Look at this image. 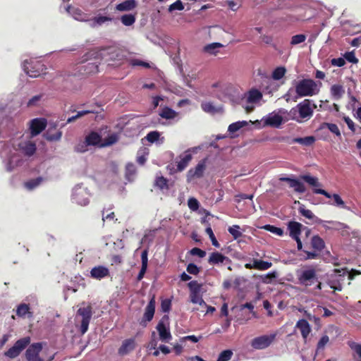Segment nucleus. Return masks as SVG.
<instances>
[{"instance_id":"603ef678","label":"nucleus","mask_w":361,"mask_h":361,"mask_svg":"<svg viewBox=\"0 0 361 361\" xmlns=\"http://www.w3.org/2000/svg\"><path fill=\"white\" fill-rule=\"evenodd\" d=\"M205 232L207 234H208V235L212 241V245L216 247H219L220 244L217 241L211 226H208L207 228H206Z\"/></svg>"},{"instance_id":"8fccbe9b","label":"nucleus","mask_w":361,"mask_h":361,"mask_svg":"<svg viewBox=\"0 0 361 361\" xmlns=\"http://www.w3.org/2000/svg\"><path fill=\"white\" fill-rule=\"evenodd\" d=\"M233 352L231 350H223L219 355L216 361H228L231 359Z\"/></svg>"},{"instance_id":"bf43d9fd","label":"nucleus","mask_w":361,"mask_h":361,"mask_svg":"<svg viewBox=\"0 0 361 361\" xmlns=\"http://www.w3.org/2000/svg\"><path fill=\"white\" fill-rule=\"evenodd\" d=\"M186 270L190 274L197 275L200 272V267L193 263H190L188 264Z\"/></svg>"},{"instance_id":"20e7f679","label":"nucleus","mask_w":361,"mask_h":361,"mask_svg":"<svg viewBox=\"0 0 361 361\" xmlns=\"http://www.w3.org/2000/svg\"><path fill=\"white\" fill-rule=\"evenodd\" d=\"M297 106V111H299V118L301 119L302 122L309 120L312 116L314 108L316 107V106L312 104V101L309 99H304L302 102L298 104Z\"/></svg>"},{"instance_id":"cd10ccee","label":"nucleus","mask_w":361,"mask_h":361,"mask_svg":"<svg viewBox=\"0 0 361 361\" xmlns=\"http://www.w3.org/2000/svg\"><path fill=\"white\" fill-rule=\"evenodd\" d=\"M147 254H148V252H147V250H145L142 252V254H141L142 267H141L140 272L137 276V281H141L143 279V277L146 273V271L147 269V264H148Z\"/></svg>"},{"instance_id":"393cba45","label":"nucleus","mask_w":361,"mask_h":361,"mask_svg":"<svg viewBox=\"0 0 361 361\" xmlns=\"http://www.w3.org/2000/svg\"><path fill=\"white\" fill-rule=\"evenodd\" d=\"M180 160L177 164V171H183L189 164L192 159V154L189 150L185 152L183 155L180 156Z\"/></svg>"},{"instance_id":"5fc2aeb1","label":"nucleus","mask_w":361,"mask_h":361,"mask_svg":"<svg viewBox=\"0 0 361 361\" xmlns=\"http://www.w3.org/2000/svg\"><path fill=\"white\" fill-rule=\"evenodd\" d=\"M190 300L194 304H199L200 305H204L207 306V304L202 299V296L200 295V293H197L195 295H190Z\"/></svg>"},{"instance_id":"c9c22d12","label":"nucleus","mask_w":361,"mask_h":361,"mask_svg":"<svg viewBox=\"0 0 361 361\" xmlns=\"http://www.w3.org/2000/svg\"><path fill=\"white\" fill-rule=\"evenodd\" d=\"M159 116L163 118L173 119L177 116V113L171 108L165 106L161 109Z\"/></svg>"},{"instance_id":"a19ab883","label":"nucleus","mask_w":361,"mask_h":361,"mask_svg":"<svg viewBox=\"0 0 361 361\" xmlns=\"http://www.w3.org/2000/svg\"><path fill=\"white\" fill-rule=\"evenodd\" d=\"M135 16L133 14H125L121 18V23L126 26H130L135 22Z\"/></svg>"},{"instance_id":"f257e3e1","label":"nucleus","mask_w":361,"mask_h":361,"mask_svg":"<svg viewBox=\"0 0 361 361\" xmlns=\"http://www.w3.org/2000/svg\"><path fill=\"white\" fill-rule=\"evenodd\" d=\"M300 180H304L310 186L314 188H318L322 186L321 183L317 177L312 176L308 174L301 175L299 179L292 178L289 177H281L279 180L286 182L288 183L289 187L293 188L294 191L297 193H304L306 191V187Z\"/></svg>"},{"instance_id":"473e14b6","label":"nucleus","mask_w":361,"mask_h":361,"mask_svg":"<svg viewBox=\"0 0 361 361\" xmlns=\"http://www.w3.org/2000/svg\"><path fill=\"white\" fill-rule=\"evenodd\" d=\"M315 142L314 136H307L305 137H296L292 140L289 143H299L305 146H310Z\"/></svg>"},{"instance_id":"de8ad7c7","label":"nucleus","mask_w":361,"mask_h":361,"mask_svg":"<svg viewBox=\"0 0 361 361\" xmlns=\"http://www.w3.org/2000/svg\"><path fill=\"white\" fill-rule=\"evenodd\" d=\"M30 307L28 305L23 303L18 306L16 314L19 317H25L29 312Z\"/></svg>"},{"instance_id":"bb28decb","label":"nucleus","mask_w":361,"mask_h":361,"mask_svg":"<svg viewBox=\"0 0 361 361\" xmlns=\"http://www.w3.org/2000/svg\"><path fill=\"white\" fill-rule=\"evenodd\" d=\"M42 66L43 65L39 62L36 63L34 66L30 64L26 68V73L31 78H37L41 75L43 71Z\"/></svg>"},{"instance_id":"ddd939ff","label":"nucleus","mask_w":361,"mask_h":361,"mask_svg":"<svg viewBox=\"0 0 361 361\" xmlns=\"http://www.w3.org/2000/svg\"><path fill=\"white\" fill-rule=\"evenodd\" d=\"M47 121L44 118H33L30 122V130L32 137L40 134L47 127Z\"/></svg>"},{"instance_id":"9b49d317","label":"nucleus","mask_w":361,"mask_h":361,"mask_svg":"<svg viewBox=\"0 0 361 361\" xmlns=\"http://www.w3.org/2000/svg\"><path fill=\"white\" fill-rule=\"evenodd\" d=\"M56 122H50L49 127L44 133V137L49 142L59 141L62 137V131L59 130Z\"/></svg>"},{"instance_id":"864d4df0","label":"nucleus","mask_w":361,"mask_h":361,"mask_svg":"<svg viewBox=\"0 0 361 361\" xmlns=\"http://www.w3.org/2000/svg\"><path fill=\"white\" fill-rule=\"evenodd\" d=\"M184 9V6L180 0H177L169 6V11L173 12V11H182Z\"/></svg>"},{"instance_id":"c85d7f7f","label":"nucleus","mask_w":361,"mask_h":361,"mask_svg":"<svg viewBox=\"0 0 361 361\" xmlns=\"http://www.w3.org/2000/svg\"><path fill=\"white\" fill-rule=\"evenodd\" d=\"M324 129H328L330 132L334 133L335 135H336L338 137H341V131L338 127V126L335 123H326L324 122L321 123L319 128L317 129V131H322Z\"/></svg>"},{"instance_id":"79ce46f5","label":"nucleus","mask_w":361,"mask_h":361,"mask_svg":"<svg viewBox=\"0 0 361 361\" xmlns=\"http://www.w3.org/2000/svg\"><path fill=\"white\" fill-rule=\"evenodd\" d=\"M240 229V227L238 225H233L232 226L228 227V231L233 236L234 240H237L243 235Z\"/></svg>"},{"instance_id":"680f3d73","label":"nucleus","mask_w":361,"mask_h":361,"mask_svg":"<svg viewBox=\"0 0 361 361\" xmlns=\"http://www.w3.org/2000/svg\"><path fill=\"white\" fill-rule=\"evenodd\" d=\"M344 58L348 62L352 63H357L358 62V59L356 58L354 51H348L344 54Z\"/></svg>"},{"instance_id":"58836bf2","label":"nucleus","mask_w":361,"mask_h":361,"mask_svg":"<svg viewBox=\"0 0 361 361\" xmlns=\"http://www.w3.org/2000/svg\"><path fill=\"white\" fill-rule=\"evenodd\" d=\"M247 125V121H245L235 122L229 125L228 128V131L231 133H234L239 130L240 128L246 126Z\"/></svg>"},{"instance_id":"b1692460","label":"nucleus","mask_w":361,"mask_h":361,"mask_svg":"<svg viewBox=\"0 0 361 361\" xmlns=\"http://www.w3.org/2000/svg\"><path fill=\"white\" fill-rule=\"evenodd\" d=\"M302 225L297 221H290L288 224V229L289 231L290 236L293 239H296L300 237L301 233V228Z\"/></svg>"},{"instance_id":"49530a36","label":"nucleus","mask_w":361,"mask_h":361,"mask_svg":"<svg viewBox=\"0 0 361 361\" xmlns=\"http://www.w3.org/2000/svg\"><path fill=\"white\" fill-rule=\"evenodd\" d=\"M42 181V178L41 177H38L35 179H31L25 183V186L28 190H32L37 186H38L41 182Z\"/></svg>"},{"instance_id":"f8f14e48","label":"nucleus","mask_w":361,"mask_h":361,"mask_svg":"<svg viewBox=\"0 0 361 361\" xmlns=\"http://www.w3.org/2000/svg\"><path fill=\"white\" fill-rule=\"evenodd\" d=\"M155 305H156V301H155V296L153 295L151 299L149 300L147 305L146 306L145 309V312L142 316V319L140 322V324L142 326H146L147 322L152 320L154 312H155Z\"/></svg>"},{"instance_id":"69168bd1","label":"nucleus","mask_w":361,"mask_h":361,"mask_svg":"<svg viewBox=\"0 0 361 361\" xmlns=\"http://www.w3.org/2000/svg\"><path fill=\"white\" fill-rule=\"evenodd\" d=\"M188 205L190 209L195 211L198 209L200 204L195 198L192 197L188 200Z\"/></svg>"},{"instance_id":"f704fd0d","label":"nucleus","mask_w":361,"mask_h":361,"mask_svg":"<svg viewBox=\"0 0 361 361\" xmlns=\"http://www.w3.org/2000/svg\"><path fill=\"white\" fill-rule=\"evenodd\" d=\"M272 263L267 261L254 259L255 269L264 271L271 267Z\"/></svg>"},{"instance_id":"2f4dec72","label":"nucleus","mask_w":361,"mask_h":361,"mask_svg":"<svg viewBox=\"0 0 361 361\" xmlns=\"http://www.w3.org/2000/svg\"><path fill=\"white\" fill-rule=\"evenodd\" d=\"M262 98V94L257 89H252L247 93V102L248 103H256Z\"/></svg>"},{"instance_id":"f3484780","label":"nucleus","mask_w":361,"mask_h":361,"mask_svg":"<svg viewBox=\"0 0 361 361\" xmlns=\"http://www.w3.org/2000/svg\"><path fill=\"white\" fill-rule=\"evenodd\" d=\"M314 194H320L324 195L327 198H333L334 203V204L336 207H339L341 208H347V207L345 204L344 201L342 200L341 196L338 194H334L331 195L330 193H329L325 190L321 189V188H313L312 190Z\"/></svg>"},{"instance_id":"9d476101","label":"nucleus","mask_w":361,"mask_h":361,"mask_svg":"<svg viewBox=\"0 0 361 361\" xmlns=\"http://www.w3.org/2000/svg\"><path fill=\"white\" fill-rule=\"evenodd\" d=\"M169 320V317L164 315L157 325V330L161 341L168 343L172 338L169 328L166 326L165 322Z\"/></svg>"},{"instance_id":"412c9836","label":"nucleus","mask_w":361,"mask_h":361,"mask_svg":"<svg viewBox=\"0 0 361 361\" xmlns=\"http://www.w3.org/2000/svg\"><path fill=\"white\" fill-rule=\"evenodd\" d=\"M20 149L27 157L32 156L37 149L36 145L34 142L26 141L19 144Z\"/></svg>"},{"instance_id":"7ed1b4c3","label":"nucleus","mask_w":361,"mask_h":361,"mask_svg":"<svg viewBox=\"0 0 361 361\" xmlns=\"http://www.w3.org/2000/svg\"><path fill=\"white\" fill-rule=\"evenodd\" d=\"M310 245L313 250L312 251L303 250V252L306 255L304 257L305 260L318 259L321 252L325 247L324 240L318 235L312 237Z\"/></svg>"},{"instance_id":"5701e85b","label":"nucleus","mask_w":361,"mask_h":361,"mask_svg":"<svg viewBox=\"0 0 361 361\" xmlns=\"http://www.w3.org/2000/svg\"><path fill=\"white\" fill-rule=\"evenodd\" d=\"M201 108L204 112L212 115L218 113H222L224 111L222 106H215L211 102H202Z\"/></svg>"},{"instance_id":"1a4fd4ad","label":"nucleus","mask_w":361,"mask_h":361,"mask_svg":"<svg viewBox=\"0 0 361 361\" xmlns=\"http://www.w3.org/2000/svg\"><path fill=\"white\" fill-rule=\"evenodd\" d=\"M276 336V334L270 335H263L255 337L251 341V346L256 350H262L269 347L274 341Z\"/></svg>"},{"instance_id":"c756f323","label":"nucleus","mask_w":361,"mask_h":361,"mask_svg":"<svg viewBox=\"0 0 361 361\" xmlns=\"http://www.w3.org/2000/svg\"><path fill=\"white\" fill-rule=\"evenodd\" d=\"M137 6L135 0H126L116 5V9L118 11H128L134 9Z\"/></svg>"},{"instance_id":"4d7b16f0","label":"nucleus","mask_w":361,"mask_h":361,"mask_svg":"<svg viewBox=\"0 0 361 361\" xmlns=\"http://www.w3.org/2000/svg\"><path fill=\"white\" fill-rule=\"evenodd\" d=\"M276 277V272L272 271L262 276V281L264 283H269L272 281L273 279H275Z\"/></svg>"},{"instance_id":"4be33fe9","label":"nucleus","mask_w":361,"mask_h":361,"mask_svg":"<svg viewBox=\"0 0 361 361\" xmlns=\"http://www.w3.org/2000/svg\"><path fill=\"white\" fill-rule=\"evenodd\" d=\"M295 327L300 329L303 339L306 340L311 331V326L309 322L305 319H299L296 323Z\"/></svg>"},{"instance_id":"3c124183","label":"nucleus","mask_w":361,"mask_h":361,"mask_svg":"<svg viewBox=\"0 0 361 361\" xmlns=\"http://www.w3.org/2000/svg\"><path fill=\"white\" fill-rule=\"evenodd\" d=\"M306 38L307 37H306L305 35H303V34L295 35L292 37L291 41H290V44L294 46V45H297L300 43H302L305 41Z\"/></svg>"},{"instance_id":"f03ea898","label":"nucleus","mask_w":361,"mask_h":361,"mask_svg":"<svg viewBox=\"0 0 361 361\" xmlns=\"http://www.w3.org/2000/svg\"><path fill=\"white\" fill-rule=\"evenodd\" d=\"M295 92L298 97H311L317 94V85L312 79H302L298 81L295 86Z\"/></svg>"},{"instance_id":"6e6d98bb","label":"nucleus","mask_w":361,"mask_h":361,"mask_svg":"<svg viewBox=\"0 0 361 361\" xmlns=\"http://www.w3.org/2000/svg\"><path fill=\"white\" fill-rule=\"evenodd\" d=\"M300 214L309 219H313L314 217V214L310 209H305L304 206L300 207L298 209Z\"/></svg>"},{"instance_id":"dca6fc26","label":"nucleus","mask_w":361,"mask_h":361,"mask_svg":"<svg viewBox=\"0 0 361 361\" xmlns=\"http://www.w3.org/2000/svg\"><path fill=\"white\" fill-rule=\"evenodd\" d=\"M264 126H270L273 128H279L283 120V117L274 112L269 114L267 116L262 119Z\"/></svg>"},{"instance_id":"7c9ffc66","label":"nucleus","mask_w":361,"mask_h":361,"mask_svg":"<svg viewBox=\"0 0 361 361\" xmlns=\"http://www.w3.org/2000/svg\"><path fill=\"white\" fill-rule=\"evenodd\" d=\"M330 92L335 100H339L345 93V89L341 85H333L331 87Z\"/></svg>"},{"instance_id":"13d9d810","label":"nucleus","mask_w":361,"mask_h":361,"mask_svg":"<svg viewBox=\"0 0 361 361\" xmlns=\"http://www.w3.org/2000/svg\"><path fill=\"white\" fill-rule=\"evenodd\" d=\"M159 136L160 134L158 131H151L147 133L146 139L148 142L153 143L159 140Z\"/></svg>"},{"instance_id":"6e6552de","label":"nucleus","mask_w":361,"mask_h":361,"mask_svg":"<svg viewBox=\"0 0 361 361\" xmlns=\"http://www.w3.org/2000/svg\"><path fill=\"white\" fill-rule=\"evenodd\" d=\"M77 314L82 317L80 331L82 334H85L88 330L89 324L92 316V307L87 305L78 310Z\"/></svg>"},{"instance_id":"a211bd4d","label":"nucleus","mask_w":361,"mask_h":361,"mask_svg":"<svg viewBox=\"0 0 361 361\" xmlns=\"http://www.w3.org/2000/svg\"><path fill=\"white\" fill-rule=\"evenodd\" d=\"M135 340L133 338L126 339L118 350L121 356H124L132 352L135 348Z\"/></svg>"},{"instance_id":"338daca9","label":"nucleus","mask_w":361,"mask_h":361,"mask_svg":"<svg viewBox=\"0 0 361 361\" xmlns=\"http://www.w3.org/2000/svg\"><path fill=\"white\" fill-rule=\"evenodd\" d=\"M156 185L160 189L167 188V180L163 176L158 177L156 179Z\"/></svg>"},{"instance_id":"a878e982","label":"nucleus","mask_w":361,"mask_h":361,"mask_svg":"<svg viewBox=\"0 0 361 361\" xmlns=\"http://www.w3.org/2000/svg\"><path fill=\"white\" fill-rule=\"evenodd\" d=\"M85 140L89 146H96L102 142V136L95 131H91L85 136Z\"/></svg>"},{"instance_id":"6ab92c4d","label":"nucleus","mask_w":361,"mask_h":361,"mask_svg":"<svg viewBox=\"0 0 361 361\" xmlns=\"http://www.w3.org/2000/svg\"><path fill=\"white\" fill-rule=\"evenodd\" d=\"M231 260L221 252H214L210 254L208 263L211 265H219V264H231Z\"/></svg>"},{"instance_id":"774afa93","label":"nucleus","mask_w":361,"mask_h":361,"mask_svg":"<svg viewBox=\"0 0 361 361\" xmlns=\"http://www.w3.org/2000/svg\"><path fill=\"white\" fill-rule=\"evenodd\" d=\"M87 59L92 58V59L97 60V59H99L102 58V53L100 51L93 49V50L90 51L87 54Z\"/></svg>"},{"instance_id":"0eeeda50","label":"nucleus","mask_w":361,"mask_h":361,"mask_svg":"<svg viewBox=\"0 0 361 361\" xmlns=\"http://www.w3.org/2000/svg\"><path fill=\"white\" fill-rule=\"evenodd\" d=\"M72 201L79 205L85 206L89 203V193L82 185H77L73 190Z\"/></svg>"},{"instance_id":"09e8293b","label":"nucleus","mask_w":361,"mask_h":361,"mask_svg":"<svg viewBox=\"0 0 361 361\" xmlns=\"http://www.w3.org/2000/svg\"><path fill=\"white\" fill-rule=\"evenodd\" d=\"M264 228L266 231H268L274 234H276L279 236H282L283 235V230L281 228L272 226V225H265Z\"/></svg>"},{"instance_id":"c03bdc74","label":"nucleus","mask_w":361,"mask_h":361,"mask_svg":"<svg viewBox=\"0 0 361 361\" xmlns=\"http://www.w3.org/2000/svg\"><path fill=\"white\" fill-rule=\"evenodd\" d=\"M118 140V135L116 133L108 135L105 139L104 143L101 144V147L110 146L115 144Z\"/></svg>"},{"instance_id":"0e129e2a","label":"nucleus","mask_w":361,"mask_h":361,"mask_svg":"<svg viewBox=\"0 0 361 361\" xmlns=\"http://www.w3.org/2000/svg\"><path fill=\"white\" fill-rule=\"evenodd\" d=\"M329 336L326 335L323 336L320 338V340L319 341V342L317 343V350H319L320 349H323L325 347V345L329 343Z\"/></svg>"},{"instance_id":"2eb2a0df","label":"nucleus","mask_w":361,"mask_h":361,"mask_svg":"<svg viewBox=\"0 0 361 361\" xmlns=\"http://www.w3.org/2000/svg\"><path fill=\"white\" fill-rule=\"evenodd\" d=\"M42 350L41 343L31 344L25 352V358L27 361H43L39 357V353Z\"/></svg>"},{"instance_id":"37998d69","label":"nucleus","mask_w":361,"mask_h":361,"mask_svg":"<svg viewBox=\"0 0 361 361\" xmlns=\"http://www.w3.org/2000/svg\"><path fill=\"white\" fill-rule=\"evenodd\" d=\"M88 147L85 140L79 141L74 147V151L78 153H85L88 151Z\"/></svg>"},{"instance_id":"4c0bfd02","label":"nucleus","mask_w":361,"mask_h":361,"mask_svg":"<svg viewBox=\"0 0 361 361\" xmlns=\"http://www.w3.org/2000/svg\"><path fill=\"white\" fill-rule=\"evenodd\" d=\"M82 68L87 74L96 73L99 71L97 62H89L82 66Z\"/></svg>"},{"instance_id":"aec40b11","label":"nucleus","mask_w":361,"mask_h":361,"mask_svg":"<svg viewBox=\"0 0 361 361\" xmlns=\"http://www.w3.org/2000/svg\"><path fill=\"white\" fill-rule=\"evenodd\" d=\"M109 269L102 265L94 267L90 271V276L98 280L109 276Z\"/></svg>"},{"instance_id":"39448f33","label":"nucleus","mask_w":361,"mask_h":361,"mask_svg":"<svg viewBox=\"0 0 361 361\" xmlns=\"http://www.w3.org/2000/svg\"><path fill=\"white\" fill-rule=\"evenodd\" d=\"M298 276L300 283L305 286H310L318 281L316 269L312 266L302 270Z\"/></svg>"},{"instance_id":"4468645a","label":"nucleus","mask_w":361,"mask_h":361,"mask_svg":"<svg viewBox=\"0 0 361 361\" xmlns=\"http://www.w3.org/2000/svg\"><path fill=\"white\" fill-rule=\"evenodd\" d=\"M207 159H203L198 162L195 168L190 169L187 173L188 180L190 181L195 178H200L203 176L206 170Z\"/></svg>"},{"instance_id":"a18cd8bd","label":"nucleus","mask_w":361,"mask_h":361,"mask_svg":"<svg viewBox=\"0 0 361 361\" xmlns=\"http://www.w3.org/2000/svg\"><path fill=\"white\" fill-rule=\"evenodd\" d=\"M188 286L190 290V295L200 293L202 285L198 283L197 281H192L189 282Z\"/></svg>"},{"instance_id":"ea45409f","label":"nucleus","mask_w":361,"mask_h":361,"mask_svg":"<svg viewBox=\"0 0 361 361\" xmlns=\"http://www.w3.org/2000/svg\"><path fill=\"white\" fill-rule=\"evenodd\" d=\"M286 69L283 66L276 68L272 72V78L275 80H279L285 75Z\"/></svg>"},{"instance_id":"423d86ee","label":"nucleus","mask_w":361,"mask_h":361,"mask_svg":"<svg viewBox=\"0 0 361 361\" xmlns=\"http://www.w3.org/2000/svg\"><path fill=\"white\" fill-rule=\"evenodd\" d=\"M30 338L29 336L18 340L11 348L5 352V356L11 359L16 358L30 344Z\"/></svg>"},{"instance_id":"72a5a7b5","label":"nucleus","mask_w":361,"mask_h":361,"mask_svg":"<svg viewBox=\"0 0 361 361\" xmlns=\"http://www.w3.org/2000/svg\"><path fill=\"white\" fill-rule=\"evenodd\" d=\"M136 173V167L133 163L129 162L126 166L125 177L130 181Z\"/></svg>"},{"instance_id":"052dcab7","label":"nucleus","mask_w":361,"mask_h":361,"mask_svg":"<svg viewBox=\"0 0 361 361\" xmlns=\"http://www.w3.org/2000/svg\"><path fill=\"white\" fill-rule=\"evenodd\" d=\"M297 110L298 106H296L295 107H293L290 110L288 114L292 120L296 121L298 123H301L302 121L299 118V111H297Z\"/></svg>"},{"instance_id":"e2e57ef3","label":"nucleus","mask_w":361,"mask_h":361,"mask_svg":"<svg viewBox=\"0 0 361 361\" xmlns=\"http://www.w3.org/2000/svg\"><path fill=\"white\" fill-rule=\"evenodd\" d=\"M189 252L191 255L198 256L200 258H203L206 256V252L199 247H193Z\"/></svg>"},{"instance_id":"e433bc0d","label":"nucleus","mask_w":361,"mask_h":361,"mask_svg":"<svg viewBox=\"0 0 361 361\" xmlns=\"http://www.w3.org/2000/svg\"><path fill=\"white\" fill-rule=\"evenodd\" d=\"M224 45L219 42H214L209 44L204 47V51L208 54L216 55V49L223 47Z\"/></svg>"}]
</instances>
